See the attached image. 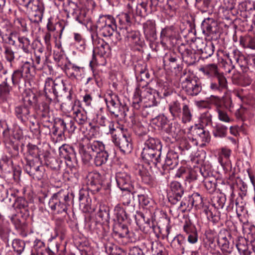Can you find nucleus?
Wrapping results in <instances>:
<instances>
[{"mask_svg": "<svg viewBox=\"0 0 255 255\" xmlns=\"http://www.w3.org/2000/svg\"><path fill=\"white\" fill-rule=\"evenodd\" d=\"M108 158L109 154L105 149L95 155L94 159V164L96 166H101L107 163Z\"/></svg>", "mask_w": 255, "mask_h": 255, "instance_id": "30", "label": "nucleus"}, {"mask_svg": "<svg viewBox=\"0 0 255 255\" xmlns=\"http://www.w3.org/2000/svg\"><path fill=\"white\" fill-rule=\"evenodd\" d=\"M31 64L29 62H25L18 69L15 70L12 74L11 80L12 84L15 86H19L24 80V77H28L30 73Z\"/></svg>", "mask_w": 255, "mask_h": 255, "instance_id": "10", "label": "nucleus"}, {"mask_svg": "<svg viewBox=\"0 0 255 255\" xmlns=\"http://www.w3.org/2000/svg\"><path fill=\"white\" fill-rule=\"evenodd\" d=\"M144 147L150 148H152L156 150H161L162 149L160 141L157 138L151 137H149L147 139L145 140L144 144Z\"/></svg>", "mask_w": 255, "mask_h": 255, "instance_id": "36", "label": "nucleus"}, {"mask_svg": "<svg viewBox=\"0 0 255 255\" xmlns=\"http://www.w3.org/2000/svg\"><path fill=\"white\" fill-rule=\"evenodd\" d=\"M35 58L32 60V64L34 67L41 69L43 65V57L40 54H34Z\"/></svg>", "mask_w": 255, "mask_h": 255, "instance_id": "58", "label": "nucleus"}, {"mask_svg": "<svg viewBox=\"0 0 255 255\" xmlns=\"http://www.w3.org/2000/svg\"><path fill=\"white\" fill-rule=\"evenodd\" d=\"M90 184L92 186L100 185L102 181L100 180L101 175L99 173H91L89 175Z\"/></svg>", "mask_w": 255, "mask_h": 255, "instance_id": "54", "label": "nucleus"}, {"mask_svg": "<svg viewBox=\"0 0 255 255\" xmlns=\"http://www.w3.org/2000/svg\"><path fill=\"white\" fill-rule=\"evenodd\" d=\"M193 206H200L202 204V198L201 196L197 193L193 194L191 199Z\"/></svg>", "mask_w": 255, "mask_h": 255, "instance_id": "62", "label": "nucleus"}, {"mask_svg": "<svg viewBox=\"0 0 255 255\" xmlns=\"http://www.w3.org/2000/svg\"><path fill=\"white\" fill-rule=\"evenodd\" d=\"M79 153L85 163H89L93 156L105 149V145L99 140H92L84 136L78 143Z\"/></svg>", "mask_w": 255, "mask_h": 255, "instance_id": "2", "label": "nucleus"}, {"mask_svg": "<svg viewBox=\"0 0 255 255\" xmlns=\"http://www.w3.org/2000/svg\"><path fill=\"white\" fill-rule=\"evenodd\" d=\"M155 123L158 127L164 130V128H167L166 124L168 120L165 116L161 115L156 117L155 119Z\"/></svg>", "mask_w": 255, "mask_h": 255, "instance_id": "56", "label": "nucleus"}, {"mask_svg": "<svg viewBox=\"0 0 255 255\" xmlns=\"http://www.w3.org/2000/svg\"><path fill=\"white\" fill-rule=\"evenodd\" d=\"M201 121L205 125L208 126L212 124V115L208 112H205L201 116Z\"/></svg>", "mask_w": 255, "mask_h": 255, "instance_id": "59", "label": "nucleus"}, {"mask_svg": "<svg viewBox=\"0 0 255 255\" xmlns=\"http://www.w3.org/2000/svg\"><path fill=\"white\" fill-rule=\"evenodd\" d=\"M182 86L187 94L191 96H196L202 90L201 83L196 78H186Z\"/></svg>", "mask_w": 255, "mask_h": 255, "instance_id": "11", "label": "nucleus"}, {"mask_svg": "<svg viewBox=\"0 0 255 255\" xmlns=\"http://www.w3.org/2000/svg\"><path fill=\"white\" fill-rule=\"evenodd\" d=\"M161 150L143 147L141 152L142 158L148 163L152 162L155 166L159 168Z\"/></svg>", "mask_w": 255, "mask_h": 255, "instance_id": "9", "label": "nucleus"}, {"mask_svg": "<svg viewBox=\"0 0 255 255\" xmlns=\"http://www.w3.org/2000/svg\"><path fill=\"white\" fill-rule=\"evenodd\" d=\"M70 201L69 192L67 190L61 189L54 193L49 199L48 205L54 214L66 213Z\"/></svg>", "mask_w": 255, "mask_h": 255, "instance_id": "3", "label": "nucleus"}, {"mask_svg": "<svg viewBox=\"0 0 255 255\" xmlns=\"http://www.w3.org/2000/svg\"><path fill=\"white\" fill-rule=\"evenodd\" d=\"M228 127L221 124H217L213 128V134L216 137H224L227 133Z\"/></svg>", "mask_w": 255, "mask_h": 255, "instance_id": "33", "label": "nucleus"}, {"mask_svg": "<svg viewBox=\"0 0 255 255\" xmlns=\"http://www.w3.org/2000/svg\"><path fill=\"white\" fill-rule=\"evenodd\" d=\"M43 39L47 51L50 52L52 49V45L51 42V35L50 33L49 32H45L43 36Z\"/></svg>", "mask_w": 255, "mask_h": 255, "instance_id": "60", "label": "nucleus"}, {"mask_svg": "<svg viewBox=\"0 0 255 255\" xmlns=\"http://www.w3.org/2000/svg\"><path fill=\"white\" fill-rule=\"evenodd\" d=\"M218 83L212 82L210 84V89L214 91L221 92L227 88V81L223 75H218L216 77Z\"/></svg>", "mask_w": 255, "mask_h": 255, "instance_id": "22", "label": "nucleus"}, {"mask_svg": "<svg viewBox=\"0 0 255 255\" xmlns=\"http://www.w3.org/2000/svg\"><path fill=\"white\" fill-rule=\"evenodd\" d=\"M112 134V141L124 153H129L131 150L130 136L124 133Z\"/></svg>", "mask_w": 255, "mask_h": 255, "instance_id": "7", "label": "nucleus"}, {"mask_svg": "<svg viewBox=\"0 0 255 255\" xmlns=\"http://www.w3.org/2000/svg\"><path fill=\"white\" fill-rule=\"evenodd\" d=\"M128 234V230L127 226L120 225L117 230L114 231V236L116 238H123L127 237Z\"/></svg>", "mask_w": 255, "mask_h": 255, "instance_id": "43", "label": "nucleus"}, {"mask_svg": "<svg viewBox=\"0 0 255 255\" xmlns=\"http://www.w3.org/2000/svg\"><path fill=\"white\" fill-rule=\"evenodd\" d=\"M4 51L3 53L4 58L7 61L11 64L15 58L14 52L10 47L7 46H4Z\"/></svg>", "mask_w": 255, "mask_h": 255, "instance_id": "53", "label": "nucleus"}, {"mask_svg": "<svg viewBox=\"0 0 255 255\" xmlns=\"http://www.w3.org/2000/svg\"><path fill=\"white\" fill-rule=\"evenodd\" d=\"M117 185L122 190L132 192L133 189L130 176L125 172H118L116 175Z\"/></svg>", "mask_w": 255, "mask_h": 255, "instance_id": "12", "label": "nucleus"}, {"mask_svg": "<svg viewBox=\"0 0 255 255\" xmlns=\"http://www.w3.org/2000/svg\"><path fill=\"white\" fill-rule=\"evenodd\" d=\"M181 130V126L177 122L171 123L169 124L167 128H164V131L172 135H177Z\"/></svg>", "mask_w": 255, "mask_h": 255, "instance_id": "40", "label": "nucleus"}, {"mask_svg": "<svg viewBox=\"0 0 255 255\" xmlns=\"http://www.w3.org/2000/svg\"><path fill=\"white\" fill-rule=\"evenodd\" d=\"M169 110L174 118H179L181 113L180 103L177 101H173L169 104Z\"/></svg>", "mask_w": 255, "mask_h": 255, "instance_id": "32", "label": "nucleus"}, {"mask_svg": "<svg viewBox=\"0 0 255 255\" xmlns=\"http://www.w3.org/2000/svg\"><path fill=\"white\" fill-rule=\"evenodd\" d=\"M28 9L31 10L30 20L35 23H38L41 21L43 14V9L39 7L37 4H34L30 6Z\"/></svg>", "mask_w": 255, "mask_h": 255, "instance_id": "23", "label": "nucleus"}, {"mask_svg": "<svg viewBox=\"0 0 255 255\" xmlns=\"http://www.w3.org/2000/svg\"><path fill=\"white\" fill-rule=\"evenodd\" d=\"M225 108L229 111L232 112L233 108L232 100L230 98L226 97L222 99V109Z\"/></svg>", "mask_w": 255, "mask_h": 255, "instance_id": "64", "label": "nucleus"}, {"mask_svg": "<svg viewBox=\"0 0 255 255\" xmlns=\"http://www.w3.org/2000/svg\"><path fill=\"white\" fill-rule=\"evenodd\" d=\"M188 139L193 145L203 146L210 141V136L208 131L195 125L190 128Z\"/></svg>", "mask_w": 255, "mask_h": 255, "instance_id": "4", "label": "nucleus"}, {"mask_svg": "<svg viewBox=\"0 0 255 255\" xmlns=\"http://www.w3.org/2000/svg\"><path fill=\"white\" fill-rule=\"evenodd\" d=\"M66 87L65 84L63 80H55L54 88L53 90V93L55 96H57L59 92L64 91L65 90Z\"/></svg>", "mask_w": 255, "mask_h": 255, "instance_id": "47", "label": "nucleus"}, {"mask_svg": "<svg viewBox=\"0 0 255 255\" xmlns=\"http://www.w3.org/2000/svg\"><path fill=\"white\" fill-rule=\"evenodd\" d=\"M221 239L220 241H218L219 246L221 247L222 251L227 254H229L232 252V247L230 245L228 240H222Z\"/></svg>", "mask_w": 255, "mask_h": 255, "instance_id": "51", "label": "nucleus"}, {"mask_svg": "<svg viewBox=\"0 0 255 255\" xmlns=\"http://www.w3.org/2000/svg\"><path fill=\"white\" fill-rule=\"evenodd\" d=\"M131 13L128 12H122L119 14L117 18L121 25H130L131 23Z\"/></svg>", "mask_w": 255, "mask_h": 255, "instance_id": "45", "label": "nucleus"}, {"mask_svg": "<svg viewBox=\"0 0 255 255\" xmlns=\"http://www.w3.org/2000/svg\"><path fill=\"white\" fill-rule=\"evenodd\" d=\"M183 229L187 235L197 231L196 227L192 223L190 219L188 218H186L185 219V221L183 226Z\"/></svg>", "mask_w": 255, "mask_h": 255, "instance_id": "46", "label": "nucleus"}, {"mask_svg": "<svg viewBox=\"0 0 255 255\" xmlns=\"http://www.w3.org/2000/svg\"><path fill=\"white\" fill-rule=\"evenodd\" d=\"M176 32L173 26L166 27L160 32L161 43L166 44L170 43L176 37Z\"/></svg>", "mask_w": 255, "mask_h": 255, "instance_id": "18", "label": "nucleus"}, {"mask_svg": "<svg viewBox=\"0 0 255 255\" xmlns=\"http://www.w3.org/2000/svg\"><path fill=\"white\" fill-rule=\"evenodd\" d=\"M235 244L241 255H252L255 246H252L246 238L242 237H238Z\"/></svg>", "mask_w": 255, "mask_h": 255, "instance_id": "14", "label": "nucleus"}, {"mask_svg": "<svg viewBox=\"0 0 255 255\" xmlns=\"http://www.w3.org/2000/svg\"><path fill=\"white\" fill-rule=\"evenodd\" d=\"M99 123L102 126L108 125L111 133L113 134L115 129L114 128V125L112 123L107 120L105 118L102 117L99 119Z\"/></svg>", "mask_w": 255, "mask_h": 255, "instance_id": "61", "label": "nucleus"}, {"mask_svg": "<svg viewBox=\"0 0 255 255\" xmlns=\"http://www.w3.org/2000/svg\"><path fill=\"white\" fill-rule=\"evenodd\" d=\"M74 119L79 125H84L87 122V116L86 112L78 106L72 107Z\"/></svg>", "mask_w": 255, "mask_h": 255, "instance_id": "21", "label": "nucleus"}, {"mask_svg": "<svg viewBox=\"0 0 255 255\" xmlns=\"http://www.w3.org/2000/svg\"><path fill=\"white\" fill-rule=\"evenodd\" d=\"M79 199L80 201V207L83 212L87 213L94 211V209L91 207V200L89 199L86 196L82 195L80 193Z\"/></svg>", "mask_w": 255, "mask_h": 255, "instance_id": "27", "label": "nucleus"}, {"mask_svg": "<svg viewBox=\"0 0 255 255\" xmlns=\"http://www.w3.org/2000/svg\"><path fill=\"white\" fill-rule=\"evenodd\" d=\"M18 41L19 43V47L25 53L30 52V41L29 39L25 36H19Z\"/></svg>", "mask_w": 255, "mask_h": 255, "instance_id": "39", "label": "nucleus"}, {"mask_svg": "<svg viewBox=\"0 0 255 255\" xmlns=\"http://www.w3.org/2000/svg\"><path fill=\"white\" fill-rule=\"evenodd\" d=\"M144 33L146 35L153 36L155 32V25L152 20H147L143 25Z\"/></svg>", "mask_w": 255, "mask_h": 255, "instance_id": "38", "label": "nucleus"}, {"mask_svg": "<svg viewBox=\"0 0 255 255\" xmlns=\"http://www.w3.org/2000/svg\"><path fill=\"white\" fill-rule=\"evenodd\" d=\"M137 197L139 205L142 207L148 205L150 202L149 198L145 195L138 194Z\"/></svg>", "mask_w": 255, "mask_h": 255, "instance_id": "63", "label": "nucleus"}, {"mask_svg": "<svg viewBox=\"0 0 255 255\" xmlns=\"http://www.w3.org/2000/svg\"><path fill=\"white\" fill-rule=\"evenodd\" d=\"M117 29L115 20L111 15H103L99 17L97 23V29L99 34L104 37H110Z\"/></svg>", "mask_w": 255, "mask_h": 255, "instance_id": "5", "label": "nucleus"}, {"mask_svg": "<svg viewBox=\"0 0 255 255\" xmlns=\"http://www.w3.org/2000/svg\"><path fill=\"white\" fill-rule=\"evenodd\" d=\"M185 238L182 235H179L174 238L171 246L175 249L180 250L183 253L185 250Z\"/></svg>", "mask_w": 255, "mask_h": 255, "instance_id": "29", "label": "nucleus"}, {"mask_svg": "<svg viewBox=\"0 0 255 255\" xmlns=\"http://www.w3.org/2000/svg\"><path fill=\"white\" fill-rule=\"evenodd\" d=\"M67 77L72 80L77 79L81 75L83 68L68 61L65 63L62 68Z\"/></svg>", "mask_w": 255, "mask_h": 255, "instance_id": "15", "label": "nucleus"}, {"mask_svg": "<svg viewBox=\"0 0 255 255\" xmlns=\"http://www.w3.org/2000/svg\"><path fill=\"white\" fill-rule=\"evenodd\" d=\"M221 52L223 54L225 58H227L229 60L232 69L234 67V62L238 64L241 68L245 67L247 63L246 57L237 48H231V52L227 51H221Z\"/></svg>", "mask_w": 255, "mask_h": 255, "instance_id": "8", "label": "nucleus"}, {"mask_svg": "<svg viewBox=\"0 0 255 255\" xmlns=\"http://www.w3.org/2000/svg\"><path fill=\"white\" fill-rule=\"evenodd\" d=\"M192 115L190 110L187 105H184L182 107V121L183 123H186L191 120Z\"/></svg>", "mask_w": 255, "mask_h": 255, "instance_id": "50", "label": "nucleus"}, {"mask_svg": "<svg viewBox=\"0 0 255 255\" xmlns=\"http://www.w3.org/2000/svg\"><path fill=\"white\" fill-rule=\"evenodd\" d=\"M36 107H38L39 114H41L42 117L46 118L48 116L49 108L46 103L42 102L40 105H37Z\"/></svg>", "mask_w": 255, "mask_h": 255, "instance_id": "55", "label": "nucleus"}, {"mask_svg": "<svg viewBox=\"0 0 255 255\" xmlns=\"http://www.w3.org/2000/svg\"><path fill=\"white\" fill-rule=\"evenodd\" d=\"M23 98V102L25 105L37 106L38 104V99L37 96L31 91H28L26 93Z\"/></svg>", "mask_w": 255, "mask_h": 255, "instance_id": "31", "label": "nucleus"}, {"mask_svg": "<svg viewBox=\"0 0 255 255\" xmlns=\"http://www.w3.org/2000/svg\"><path fill=\"white\" fill-rule=\"evenodd\" d=\"M59 150L60 156L68 161H71L74 156L73 148L68 145L63 144L59 147Z\"/></svg>", "mask_w": 255, "mask_h": 255, "instance_id": "26", "label": "nucleus"}, {"mask_svg": "<svg viewBox=\"0 0 255 255\" xmlns=\"http://www.w3.org/2000/svg\"><path fill=\"white\" fill-rule=\"evenodd\" d=\"M236 213L240 221L242 222L245 223L247 221V216L248 211L244 207V205L242 203L240 204L238 202H236Z\"/></svg>", "mask_w": 255, "mask_h": 255, "instance_id": "34", "label": "nucleus"}, {"mask_svg": "<svg viewBox=\"0 0 255 255\" xmlns=\"http://www.w3.org/2000/svg\"><path fill=\"white\" fill-rule=\"evenodd\" d=\"M159 89H153L150 87H142L137 88L133 97L132 105L135 109H138L142 103L145 104V110L149 114L152 111V107L159 103Z\"/></svg>", "mask_w": 255, "mask_h": 255, "instance_id": "1", "label": "nucleus"}, {"mask_svg": "<svg viewBox=\"0 0 255 255\" xmlns=\"http://www.w3.org/2000/svg\"><path fill=\"white\" fill-rule=\"evenodd\" d=\"M15 114L17 118L22 122L25 121L29 114L28 106L25 105L16 106L15 108Z\"/></svg>", "mask_w": 255, "mask_h": 255, "instance_id": "28", "label": "nucleus"}, {"mask_svg": "<svg viewBox=\"0 0 255 255\" xmlns=\"http://www.w3.org/2000/svg\"><path fill=\"white\" fill-rule=\"evenodd\" d=\"M11 90V88L6 82H4L0 84V95L3 96L7 101H10L12 99L10 95Z\"/></svg>", "mask_w": 255, "mask_h": 255, "instance_id": "41", "label": "nucleus"}, {"mask_svg": "<svg viewBox=\"0 0 255 255\" xmlns=\"http://www.w3.org/2000/svg\"><path fill=\"white\" fill-rule=\"evenodd\" d=\"M216 25V23L212 18L205 19L202 23L201 27L203 33L207 36H209L214 33L213 28Z\"/></svg>", "mask_w": 255, "mask_h": 255, "instance_id": "25", "label": "nucleus"}, {"mask_svg": "<svg viewBox=\"0 0 255 255\" xmlns=\"http://www.w3.org/2000/svg\"><path fill=\"white\" fill-rule=\"evenodd\" d=\"M200 71L204 75L210 77H218V75H223L219 73L218 66L215 64H209L200 68Z\"/></svg>", "mask_w": 255, "mask_h": 255, "instance_id": "24", "label": "nucleus"}, {"mask_svg": "<svg viewBox=\"0 0 255 255\" xmlns=\"http://www.w3.org/2000/svg\"><path fill=\"white\" fill-rule=\"evenodd\" d=\"M13 201H14L12 203L13 207L21 210V212L28 211L27 203L23 198L13 197Z\"/></svg>", "mask_w": 255, "mask_h": 255, "instance_id": "35", "label": "nucleus"}, {"mask_svg": "<svg viewBox=\"0 0 255 255\" xmlns=\"http://www.w3.org/2000/svg\"><path fill=\"white\" fill-rule=\"evenodd\" d=\"M170 189L173 196H171L169 198V200L172 204H175L180 200L184 190L181 184L177 181H173L170 183Z\"/></svg>", "mask_w": 255, "mask_h": 255, "instance_id": "16", "label": "nucleus"}, {"mask_svg": "<svg viewBox=\"0 0 255 255\" xmlns=\"http://www.w3.org/2000/svg\"><path fill=\"white\" fill-rule=\"evenodd\" d=\"M54 83L55 81H53L52 79L50 78H47L46 79L44 86V91L46 94H47L48 92H53Z\"/></svg>", "mask_w": 255, "mask_h": 255, "instance_id": "57", "label": "nucleus"}, {"mask_svg": "<svg viewBox=\"0 0 255 255\" xmlns=\"http://www.w3.org/2000/svg\"><path fill=\"white\" fill-rule=\"evenodd\" d=\"M107 108L111 114L116 117H125L126 116L127 107L122 105L116 95H108L105 98Z\"/></svg>", "mask_w": 255, "mask_h": 255, "instance_id": "6", "label": "nucleus"}, {"mask_svg": "<svg viewBox=\"0 0 255 255\" xmlns=\"http://www.w3.org/2000/svg\"><path fill=\"white\" fill-rule=\"evenodd\" d=\"M216 111L218 113V119L220 121L225 123H230L232 121V119L230 118L227 113L223 110V109L217 108Z\"/></svg>", "mask_w": 255, "mask_h": 255, "instance_id": "52", "label": "nucleus"}, {"mask_svg": "<svg viewBox=\"0 0 255 255\" xmlns=\"http://www.w3.org/2000/svg\"><path fill=\"white\" fill-rule=\"evenodd\" d=\"M215 49V46L213 43H211L209 45H206L203 49L200 48L199 50L201 51L202 54L203 56L207 58L211 56L214 53Z\"/></svg>", "mask_w": 255, "mask_h": 255, "instance_id": "49", "label": "nucleus"}, {"mask_svg": "<svg viewBox=\"0 0 255 255\" xmlns=\"http://www.w3.org/2000/svg\"><path fill=\"white\" fill-rule=\"evenodd\" d=\"M231 153V149L226 147L222 148L219 153L218 160L223 167L227 170L232 169V165L229 159Z\"/></svg>", "mask_w": 255, "mask_h": 255, "instance_id": "17", "label": "nucleus"}, {"mask_svg": "<svg viewBox=\"0 0 255 255\" xmlns=\"http://www.w3.org/2000/svg\"><path fill=\"white\" fill-rule=\"evenodd\" d=\"M247 63L245 65L244 67H242V69L244 72H247V69L251 71L255 70V55H250L248 57H246Z\"/></svg>", "mask_w": 255, "mask_h": 255, "instance_id": "44", "label": "nucleus"}, {"mask_svg": "<svg viewBox=\"0 0 255 255\" xmlns=\"http://www.w3.org/2000/svg\"><path fill=\"white\" fill-rule=\"evenodd\" d=\"M25 170L28 174L32 176L33 178L39 180L44 175V169L42 166L35 167L33 162H30L26 165Z\"/></svg>", "mask_w": 255, "mask_h": 255, "instance_id": "20", "label": "nucleus"}, {"mask_svg": "<svg viewBox=\"0 0 255 255\" xmlns=\"http://www.w3.org/2000/svg\"><path fill=\"white\" fill-rule=\"evenodd\" d=\"M7 223L5 219L0 221V238L3 240L7 237L9 232V230L6 226Z\"/></svg>", "mask_w": 255, "mask_h": 255, "instance_id": "48", "label": "nucleus"}, {"mask_svg": "<svg viewBox=\"0 0 255 255\" xmlns=\"http://www.w3.org/2000/svg\"><path fill=\"white\" fill-rule=\"evenodd\" d=\"M12 246L14 251L17 255H19L23 252L25 247V243L22 240L15 239L12 242Z\"/></svg>", "mask_w": 255, "mask_h": 255, "instance_id": "42", "label": "nucleus"}, {"mask_svg": "<svg viewBox=\"0 0 255 255\" xmlns=\"http://www.w3.org/2000/svg\"><path fill=\"white\" fill-rule=\"evenodd\" d=\"M93 56L98 55L103 57L109 54L111 48L109 45L103 39L96 36L93 38Z\"/></svg>", "mask_w": 255, "mask_h": 255, "instance_id": "13", "label": "nucleus"}, {"mask_svg": "<svg viewBox=\"0 0 255 255\" xmlns=\"http://www.w3.org/2000/svg\"><path fill=\"white\" fill-rule=\"evenodd\" d=\"M178 163V154L174 151L171 150L168 152L164 165H159L163 170H165L169 167V169H173Z\"/></svg>", "mask_w": 255, "mask_h": 255, "instance_id": "19", "label": "nucleus"}, {"mask_svg": "<svg viewBox=\"0 0 255 255\" xmlns=\"http://www.w3.org/2000/svg\"><path fill=\"white\" fill-rule=\"evenodd\" d=\"M204 185L209 193H213L216 188V179L213 177L206 178L204 181Z\"/></svg>", "mask_w": 255, "mask_h": 255, "instance_id": "37", "label": "nucleus"}]
</instances>
